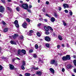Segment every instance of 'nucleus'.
I'll use <instances>...</instances> for the list:
<instances>
[{
  "mask_svg": "<svg viewBox=\"0 0 76 76\" xmlns=\"http://www.w3.org/2000/svg\"><path fill=\"white\" fill-rule=\"evenodd\" d=\"M42 74V73L41 71H37V72L36 75H41Z\"/></svg>",
  "mask_w": 76,
  "mask_h": 76,
  "instance_id": "9",
  "label": "nucleus"
},
{
  "mask_svg": "<svg viewBox=\"0 0 76 76\" xmlns=\"http://www.w3.org/2000/svg\"><path fill=\"white\" fill-rule=\"evenodd\" d=\"M25 64V61H23V66H24Z\"/></svg>",
  "mask_w": 76,
  "mask_h": 76,
  "instance_id": "44",
  "label": "nucleus"
},
{
  "mask_svg": "<svg viewBox=\"0 0 76 76\" xmlns=\"http://www.w3.org/2000/svg\"><path fill=\"white\" fill-rule=\"evenodd\" d=\"M29 52H30V53H32V52H33V50L31 49L29 51Z\"/></svg>",
  "mask_w": 76,
  "mask_h": 76,
  "instance_id": "43",
  "label": "nucleus"
},
{
  "mask_svg": "<svg viewBox=\"0 0 76 76\" xmlns=\"http://www.w3.org/2000/svg\"><path fill=\"white\" fill-rule=\"evenodd\" d=\"M42 10H43V12H45V8H43Z\"/></svg>",
  "mask_w": 76,
  "mask_h": 76,
  "instance_id": "46",
  "label": "nucleus"
},
{
  "mask_svg": "<svg viewBox=\"0 0 76 76\" xmlns=\"http://www.w3.org/2000/svg\"><path fill=\"white\" fill-rule=\"evenodd\" d=\"M29 32L30 33H34V31H33V30H30L29 31Z\"/></svg>",
  "mask_w": 76,
  "mask_h": 76,
  "instance_id": "42",
  "label": "nucleus"
},
{
  "mask_svg": "<svg viewBox=\"0 0 76 76\" xmlns=\"http://www.w3.org/2000/svg\"><path fill=\"white\" fill-rule=\"evenodd\" d=\"M50 64H54L55 66H57V63L56 62L54 59H52L50 61Z\"/></svg>",
  "mask_w": 76,
  "mask_h": 76,
  "instance_id": "1",
  "label": "nucleus"
},
{
  "mask_svg": "<svg viewBox=\"0 0 76 76\" xmlns=\"http://www.w3.org/2000/svg\"><path fill=\"white\" fill-rule=\"evenodd\" d=\"M14 24H15V26L17 28H18L19 27V24L18 23V21L17 20H16L15 21Z\"/></svg>",
  "mask_w": 76,
  "mask_h": 76,
  "instance_id": "3",
  "label": "nucleus"
},
{
  "mask_svg": "<svg viewBox=\"0 0 76 76\" xmlns=\"http://www.w3.org/2000/svg\"><path fill=\"white\" fill-rule=\"evenodd\" d=\"M55 20H56V19H55V18H54L53 17H52L51 18V19H50L51 21L52 22H54V21H55Z\"/></svg>",
  "mask_w": 76,
  "mask_h": 76,
  "instance_id": "10",
  "label": "nucleus"
},
{
  "mask_svg": "<svg viewBox=\"0 0 76 76\" xmlns=\"http://www.w3.org/2000/svg\"><path fill=\"white\" fill-rule=\"evenodd\" d=\"M58 37L59 40H60L61 41H62V39H63V38H62V37H61V36L60 35H59Z\"/></svg>",
  "mask_w": 76,
  "mask_h": 76,
  "instance_id": "13",
  "label": "nucleus"
},
{
  "mask_svg": "<svg viewBox=\"0 0 76 76\" xmlns=\"http://www.w3.org/2000/svg\"><path fill=\"white\" fill-rule=\"evenodd\" d=\"M65 70L64 69V68H63L62 69V72H64Z\"/></svg>",
  "mask_w": 76,
  "mask_h": 76,
  "instance_id": "52",
  "label": "nucleus"
},
{
  "mask_svg": "<svg viewBox=\"0 0 76 76\" xmlns=\"http://www.w3.org/2000/svg\"><path fill=\"white\" fill-rule=\"evenodd\" d=\"M64 12H65V13H68V12H69V11H68V10H65Z\"/></svg>",
  "mask_w": 76,
  "mask_h": 76,
  "instance_id": "36",
  "label": "nucleus"
},
{
  "mask_svg": "<svg viewBox=\"0 0 76 76\" xmlns=\"http://www.w3.org/2000/svg\"><path fill=\"white\" fill-rule=\"evenodd\" d=\"M29 35L30 36H31V35H32V33H30L29 34Z\"/></svg>",
  "mask_w": 76,
  "mask_h": 76,
  "instance_id": "61",
  "label": "nucleus"
},
{
  "mask_svg": "<svg viewBox=\"0 0 76 76\" xmlns=\"http://www.w3.org/2000/svg\"><path fill=\"white\" fill-rule=\"evenodd\" d=\"M14 66L12 64L10 65V70H13L14 69Z\"/></svg>",
  "mask_w": 76,
  "mask_h": 76,
  "instance_id": "7",
  "label": "nucleus"
},
{
  "mask_svg": "<svg viewBox=\"0 0 76 76\" xmlns=\"http://www.w3.org/2000/svg\"><path fill=\"white\" fill-rule=\"evenodd\" d=\"M45 39L46 41H50V38L48 37H46L45 38Z\"/></svg>",
  "mask_w": 76,
  "mask_h": 76,
  "instance_id": "8",
  "label": "nucleus"
},
{
  "mask_svg": "<svg viewBox=\"0 0 76 76\" xmlns=\"http://www.w3.org/2000/svg\"><path fill=\"white\" fill-rule=\"evenodd\" d=\"M48 27L49 28V29L51 30L52 32H53V28H52V27H51L50 26H48Z\"/></svg>",
  "mask_w": 76,
  "mask_h": 76,
  "instance_id": "17",
  "label": "nucleus"
},
{
  "mask_svg": "<svg viewBox=\"0 0 76 76\" xmlns=\"http://www.w3.org/2000/svg\"><path fill=\"white\" fill-rule=\"evenodd\" d=\"M57 47L58 49H59L60 48V45H58L57 46Z\"/></svg>",
  "mask_w": 76,
  "mask_h": 76,
  "instance_id": "55",
  "label": "nucleus"
},
{
  "mask_svg": "<svg viewBox=\"0 0 76 76\" xmlns=\"http://www.w3.org/2000/svg\"><path fill=\"white\" fill-rule=\"evenodd\" d=\"M37 36H38V37H39L41 36V34H40V33H37Z\"/></svg>",
  "mask_w": 76,
  "mask_h": 76,
  "instance_id": "29",
  "label": "nucleus"
},
{
  "mask_svg": "<svg viewBox=\"0 0 76 76\" xmlns=\"http://www.w3.org/2000/svg\"><path fill=\"white\" fill-rule=\"evenodd\" d=\"M22 26L24 28H27V23L25 22L22 24Z\"/></svg>",
  "mask_w": 76,
  "mask_h": 76,
  "instance_id": "5",
  "label": "nucleus"
},
{
  "mask_svg": "<svg viewBox=\"0 0 76 76\" xmlns=\"http://www.w3.org/2000/svg\"><path fill=\"white\" fill-rule=\"evenodd\" d=\"M66 58L67 60H70V56L67 55L66 56Z\"/></svg>",
  "mask_w": 76,
  "mask_h": 76,
  "instance_id": "14",
  "label": "nucleus"
},
{
  "mask_svg": "<svg viewBox=\"0 0 76 76\" xmlns=\"http://www.w3.org/2000/svg\"><path fill=\"white\" fill-rule=\"evenodd\" d=\"M4 10V8L2 6L0 7V12H3Z\"/></svg>",
  "mask_w": 76,
  "mask_h": 76,
  "instance_id": "4",
  "label": "nucleus"
},
{
  "mask_svg": "<svg viewBox=\"0 0 76 76\" xmlns=\"http://www.w3.org/2000/svg\"><path fill=\"white\" fill-rule=\"evenodd\" d=\"M2 24H3V25H6V23H5V22H4V21H2Z\"/></svg>",
  "mask_w": 76,
  "mask_h": 76,
  "instance_id": "37",
  "label": "nucleus"
},
{
  "mask_svg": "<svg viewBox=\"0 0 76 76\" xmlns=\"http://www.w3.org/2000/svg\"><path fill=\"white\" fill-rule=\"evenodd\" d=\"M30 75L31 74L29 73H27L25 74V75L26 76H30Z\"/></svg>",
  "mask_w": 76,
  "mask_h": 76,
  "instance_id": "21",
  "label": "nucleus"
},
{
  "mask_svg": "<svg viewBox=\"0 0 76 76\" xmlns=\"http://www.w3.org/2000/svg\"><path fill=\"white\" fill-rule=\"evenodd\" d=\"M74 72L75 73H76V69H74Z\"/></svg>",
  "mask_w": 76,
  "mask_h": 76,
  "instance_id": "62",
  "label": "nucleus"
},
{
  "mask_svg": "<svg viewBox=\"0 0 76 76\" xmlns=\"http://www.w3.org/2000/svg\"><path fill=\"white\" fill-rule=\"evenodd\" d=\"M38 3H39L40 2V0H38Z\"/></svg>",
  "mask_w": 76,
  "mask_h": 76,
  "instance_id": "64",
  "label": "nucleus"
},
{
  "mask_svg": "<svg viewBox=\"0 0 76 76\" xmlns=\"http://www.w3.org/2000/svg\"><path fill=\"white\" fill-rule=\"evenodd\" d=\"M63 6L64 7V9H66V8H69V5L66 4H64L63 5Z\"/></svg>",
  "mask_w": 76,
  "mask_h": 76,
  "instance_id": "6",
  "label": "nucleus"
},
{
  "mask_svg": "<svg viewBox=\"0 0 76 76\" xmlns=\"http://www.w3.org/2000/svg\"><path fill=\"white\" fill-rule=\"evenodd\" d=\"M34 58H36V57H37V55H34Z\"/></svg>",
  "mask_w": 76,
  "mask_h": 76,
  "instance_id": "48",
  "label": "nucleus"
},
{
  "mask_svg": "<svg viewBox=\"0 0 76 76\" xmlns=\"http://www.w3.org/2000/svg\"><path fill=\"white\" fill-rule=\"evenodd\" d=\"M44 20L45 21V22H47V19H44Z\"/></svg>",
  "mask_w": 76,
  "mask_h": 76,
  "instance_id": "53",
  "label": "nucleus"
},
{
  "mask_svg": "<svg viewBox=\"0 0 76 76\" xmlns=\"http://www.w3.org/2000/svg\"><path fill=\"white\" fill-rule=\"evenodd\" d=\"M21 52L22 53H23L24 54H26V51L24 49H23L21 51Z\"/></svg>",
  "mask_w": 76,
  "mask_h": 76,
  "instance_id": "15",
  "label": "nucleus"
},
{
  "mask_svg": "<svg viewBox=\"0 0 76 76\" xmlns=\"http://www.w3.org/2000/svg\"><path fill=\"white\" fill-rule=\"evenodd\" d=\"M63 24L64 26H66V23L64 21H62Z\"/></svg>",
  "mask_w": 76,
  "mask_h": 76,
  "instance_id": "31",
  "label": "nucleus"
},
{
  "mask_svg": "<svg viewBox=\"0 0 76 76\" xmlns=\"http://www.w3.org/2000/svg\"><path fill=\"white\" fill-rule=\"evenodd\" d=\"M46 4H49V2L47 1L46 2Z\"/></svg>",
  "mask_w": 76,
  "mask_h": 76,
  "instance_id": "51",
  "label": "nucleus"
},
{
  "mask_svg": "<svg viewBox=\"0 0 76 76\" xmlns=\"http://www.w3.org/2000/svg\"><path fill=\"white\" fill-rule=\"evenodd\" d=\"M39 20H43V18H39Z\"/></svg>",
  "mask_w": 76,
  "mask_h": 76,
  "instance_id": "47",
  "label": "nucleus"
},
{
  "mask_svg": "<svg viewBox=\"0 0 76 76\" xmlns=\"http://www.w3.org/2000/svg\"><path fill=\"white\" fill-rule=\"evenodd\" d=\"M45 34L46 35H48L49 34H50V32L48 31H46L45 32Z\"/></svg>",
  "mask_w": 76,
  "mask_h": 76,
  "instance_id": "23",
  "label": "nucleus"
},
{
  "mask_svg": "<svg viewBox=\"0 0 76 76\" xmlns=\"http://www.w3.org/2000/svg\"><path fill=\"white\" fill-rule=\"evenodd\" d=\"M10 42L11 44H14L15 45H16V43L15 42V41L12 40L11 41H10Z\"/></svg>",
  "mask_w": 76,
  "mask_h": 76,
  "instance_id": "12",
  "label": "nucleus"
},
{
  "mask_svg": "<svg viewBox=\"0 0 76 76\" xmlns=\"http://www.w3.org/2000/svg\"><path fill=\"white\" fill-rule=\"evenodd\" d=\"M50 72H52V73H54V70L52 68H50Z\"/></svg>",
  "mask_w": 76,
  "mask_h": 76,
  "instance_id": "16",
  "label": "nucleus"
},
{
  "mask_svg": "<svg viewBox=\"0 0 76 76\" xmlns=\"http://www.w3.org/2000/svg\"><path fill=\"white\" fill-rule=\"evenodd\" d=\"M27 10H28V12H29V13H31V10H29V9H28Z\"/></svg>",
  "mask_w": 76,
  "mask_h": 76,
  "instance_id": "45",
  "label": "nucleus"
},
{
  "mask_svg": "<svg viewBox=\"0 0 76 76\" xmlns=\"http://www.w3.org/2000/svg\"><path fill=\"white\" fill-rule=\"evenodd\" d=\"M1 1H2L3 3H5V1H4V0H1Z\"/></svg>",
  "mask_w": 76,
  "mask_h": 76,
  "instance_id": "58",
  "label": "nucleus"
},
{
  "mask_svg": "<svg viewBox=\"0 0 76 76\" xmlns=\"http://www.w3.org/2000/svg\"><path fill=\"white\" fill-rule=\"evenodd\" d=\"M61 7H58V10L59 11H61Z\"/></svg>",
  "mask_w": 76,
  "mask_h": 76,
  "instance_id": "38",
  "label": "nucleus"
},
{
  "mask_svg": "<svg viewBox=\"0 0 76 76\" xmlns=\"http://www.w3.org/2000/svg\"><path fill=\"white\" fill-rule=\"evenodd\" d=\"M21 51V50L20 49H18V54L19 55L20 54Z\"/></svg>",
  "mask_w": 76,
  "mask_h": 76,
  "instance_id": "27",
  "label": "nucleus"
},
{
  "mask_svg": "<svg viewBox=\"0 0 76 76\" xmlns=\"http://www.w3.org/2000/svg\"><path fill=\"white\" fill-rule=\"evenodd\" d=\"M21 7L23 8L24 9H28V5L27 4L22 5Z\"/></svg>",
  "mask_w": 76,
  "mask_h": 76,
  "instance_id": "2",
  "label": "nucleus"
},
{
  "mask_svg": "<svg viewBox=\"0 0 76 76\" xmlns=\"http://www.w3.org/2000/svg\"><path fill=\"white\" fill-rule=\"evenodd\" d=\"M15 59H13L12 60V62H15Z\"/></svg>",
  "mask_w": 76,
  "mask_h": 76,
  "instance_id": "59",
  "label": "nucleus"
},
{
  "mask_svg": "<svg viewBox=\"0 0 76 76\" xmlns=\"http://www.w3.org/2000/svg\"><path fill=\"white\" fill-rule=\"evenodd\" d=\"M20 3H23V1H20Z\"/></svg>",
  "mask_w": 76,
  "mask_h": 76,
  "instance_id": "63",
  "label": "nucleus"
},
{
  "mask_svg": "<svg viewBox=\"0 0 76 76\" xmlns=\"http://www.w3.org/2000/svg\"><path fill=\"white\" fill-rule=\"evenodd\" d=\"M21 67L22 70H25V67L23 66H21Z\"/></svg>",
  "mask_w": 76,
  "mask_h": 76,
  "instance_id": "33",
  "label": "nucleus"
},
{
  "mask_svg": "<svg viewBox=\"0 0 76 76\" xmlns=\"http://www.w3.org/2000/svg\"><path fill=\"white\" fill-rule=\"evenodd\" d=\"M12 37H13L14 39H15L16 38V37L15 36V35H14V36H12Z\"/></svg>",
  "mask_w": 76,
  "mask_h": 76,
  "instance_id": "40",
  "label": "nucleus"
},
{
  "mask_svg": "<svg viewBox=\"0 0 76 76\" xmlns=\"http://www.w3.org/2000/svg\"><path fill=\"white\" fill-rule=\"evenodd\" d=\"M20 38L21 39H23V36H21L20 37Z\"/></svg>",
  "mask_w": 76,
  "mask_h": 76,
  "instance_id": "54",
  "label": "nucleus"
},
{
  "mask_svg": "<svg viewBox=\"0 0 76 76\" xmlns=\"http://www.w3.org/2000/svg\"><path fill=\"white\" fill-rule=\"evenodd\" d=\"M62 46L63 48L64 47V45L63 44H62Z\"/></svg>",
  "mask_w": 76,
  "mask_h": 76,
  "instance_id": "57",
  "label": "nucleus"
},
{
  "mask_svg": "<svg viewBox=\"0 0 76 76\" xmlns=\"http://www.w3.org/2000/svg\"><path fill=\"white\" fill-rule=\"evenodd\" d=\"M35 47L36 49H38V46L37 45H36Z\"/></svg>",
  "mask_w": 76,
  "mask_h": 76,
  "instance_id": "28",
  "label": "nucleus"
},
{
  "mask_svg": "<svg viewBox=\"0 0 76 76\" xmlns=\"http://www.w3.org/2000/svg\"><path fill=\"white\" fill-rule=\"evenodd\" d=\"M6 9H7V10H10V11H11L12 10H11V9H10V8L8 7H7Z\"/></svg>",
  "mask_w": 76,
  "mask_h": 76,
  "instance_id": "26",
  "label": "nucleus"
},
{
  "mask_svg": "<svg viewBox=\"0 0 76 76\" xmlns=\"http://www.w3.org/2000/svg\"><path fill=\"white\" fill-rule=\"evenodd\" d=\"M3 69V66L1 65H0V70H1Z\"/></svg>",
  "mask_w": 76,
  "mask_h": 76,
  "instance_id": "35",
  "label": "nucleus"
},
{
  "mask_svg": "<svg viewBox=\"0 0 76 76\" xmlns=\"http://www.w3.org/2000/svg\"><path fill=\"white\" fill-rule=\"evenodd\" d=\"M45 46L47 48H49V47H50V44H49L48 43H46Z\"/></svg>",
  "mask_w": 76,
  "mask_h": 76,
  "instance_id": "20",
  "label": "nucleus"
},
{
  "mask_svg": "<svg viewBox=\"0 0 76 76\" xmlns=\"http://www.w3.org/2000/svg\"><path fill=\"white\" fill-rule=\"evenodd\" d=\"M62 60H64V61H66V60H67V58H66V56H64L62 57Z\"/></svg>",
  "mask_w": 76,
  "mask_h": 76,
  "instance_id": "18",
  "label": "nucleus"
},
{
  "mask_svg": "<svg viewBox=\"0 0 76 76\" xmlns=\"http://www.w3.org/2000/svg\"><path fill=\"white\" fill-rule=\"evenodd\" d=\"M73 63L74 65L76 66V60H75L73 61Z\"/></svg>",
  "mask_w": 76,
  "mask_h": 76,
  "instance_id": "30",
  "label": "nucleus"
},
{
  "mask_svg": "<svg viewBox=\"0 0 76 76\" xmlns=\"http://www.w3.org/2000/svg\"><path fill=\"white\" fill-rule=\"evenodd\" d=\"M32 6L31 5H30L29 7V9H31V7H32Z\"/></svg>",
  "mask_w": 76,
  "mask_h": 76,
  "instance_id": "50",
  "label": "nucleus"
},
{
  "mask_svg": "<svg viewBox=\"0 0 76 76\" xmlns=\"http://www.w3.org/2000/svg\"><path fill=\"white\" fill-rule=\"evenodd\" d=\"M53 36H55V35L56 34H55V33H53Z\"/></svg>",
  "mask_w": 76,
  "mask_h": 76,
  "instance_id": "60",
  "label": "nucleus"
},
{
  "mask_svg": "<svg viewBox=\"0 0 76 76\" xmlns=\"http://www.w3.org/2000/svg\"><path fill=\"white\" fill-rule=\"evenodd\" d=\"M71 67H72V65H67V67L68 69H70L71 68Z\"/></svg>",
  "mask_w": 76,
  "mask_h": 76,
  "instance_id": "22",
  "label": "nucleus"
},
{
  "mask_svg": "<svg viewBox=\"0 0 76 76\" xmlns=\"http://www.w3.org/2000/svg\"><path fill=\"white\" fill-rule=\"evenodd\" d=\"M48 27H47L46 26H44V28L45 31H49V29H48Z\"/></svg>",
  "mask_w": 76,
  "mask_h": 76,
  "instance_id": "11",
  "label": "nucleus"
},
{
  "mask_svg": "<svg viewBox=\"0 0 76 76\" xmlns=\"http://www.w3.org/2000/svg\"><path fill=\"white\" fill-rule=\"evenodd\" d=\"M8 31V28H6L4 30V32H6Z\"/></svg>",
  "mask_w": 76,
  "mask_h": 76,
  "instance_id": "19",
  "label": "nucleus"
},
{
  "mask_svg": "<svg viewBox=\"0 0 76 76\" xmlns=\"http://www.w3.org/2000/svg\"><path fill=\"white\" fill-rule=\"evenodd\" d=\"M26 20L28 22H30V20L29 18L27 19Z\"/></svg>",
  "mask_w": 76,
  "mask_h": 76,
  "instance_id": "39",
  "label": "nucleus"
},
{
  "mask_svg": "<svg viewBox=\"0 0 76 76\" xmlns=\"http://www.w3.org/2000/svg\"><path fill=\"white\" fill-rule=\"evenodd\" d=\"M33 69H34V70H38V68H35L34 67H33Z\"/></svg>",
  "mask_w": 76,
  "mask_h": 76,
  "instance_id": "41",
  "label": "nucleus"
},
{
  "mask_svg": "<svg viewBox=\"0 0 76 76\" xmlns=\"http://www.w3.org/2000/svg\"><path fill=\"white\" fill-rule=\"evenodd\" d=\"M41 25V24L39 23L37 25V26H39Z\"/></svg>",
  "mask_w": 76,
  "mask_h": 76,
  "instance_id": "56",
  "label": "nucleus"
},
{
  "mask_svg": "<svg viewBox=\"0 0 76 76\" xmlns=\"http://www.w3.org/2000/svg\"><path fill=\"white\" fill-rule=\"evenodd\" d=\"M16 9L18 12L20 11V8H19V7H17Z\"/></svg>",
  "mask_w": 76,
  "mask_h": 76,
  "instance_id": "25",
  "label": "nucleus"
},
{
  "mask_svg": "<svg viewBox=\"0 0 76 76\" xmlns=\"http://www.w3.org/2000/svg\"><path fill=\"white\" fill-rule=\"evenodd\" d=\"M69 14L70 16H72L73 15V12L72 11L69 12Z\"/></svg>",
  "mask_w": 76,
  "mask_h": 76,
  "instance_id": "32",
  "label": "nucleus"
},
{
  "mask_svg": "<svg viewBox=\"0 0 76 76\" xmlns=\"http://www.w3.org/2000/svg\"><path fill=\"white\" fill-rule=\"evenodd\" d=\"M14 36H15L16 37H18V35L15 34Z\"/></svg>",
  "mask_w": 76,
  "mask_h": 76,
  "instance_id": "49",
  "label": "nucleus"
},
{
  "mask_svg": "<svg viewBox=\"0 0 76 76\" xmlns=\"http://www.w3.org/2000/svg\"><path fill=\"white\" fill-rule=\"evenodd\" d=\"M46 16H48V17L50 18H51V16H50V15H48V14H46Z\"/></svg>",
  "mask_w": 76,
  "mask_h": 76,
  "instance_id": "34",
  "label": "nucleus"
},
{
  "mask_svg": "<svg viewBox=\"0 0 76 76\" xmlns=\"http://www.w3.org/2000/svg\"><path fill=\"white\" fill-rule=\"evenodd\" d=\"M54 16L55 18H57L58 17V15L56 13H54Z\"/></svg>",
  "mask_w": 76,
  "mask_h": 76,
  "instance_id": "24",
  "label": "nucleus"
}]
</instances>
